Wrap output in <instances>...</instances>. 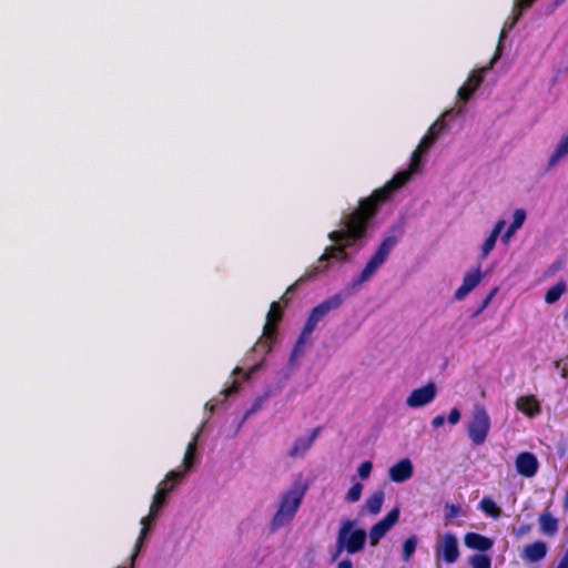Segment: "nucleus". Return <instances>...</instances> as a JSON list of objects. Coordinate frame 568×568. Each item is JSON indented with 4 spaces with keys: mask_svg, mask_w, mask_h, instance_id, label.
Listing matches in <instances>:
<instances>
[{
    "mask_svg": "<svg viewBox=\"0 0 568 568\" xmlns=\"http://www.w3.org/2000/svg\"><path fill=\"white\" fill-rule=\"evenodd\" d=\"M383 203L379 197H375L374 193L361 200L357 210L342 221L343 227L328 234V239L335 245L326 247L318 258V265L310 267L295 283L287 287L285 294L294 293L303 283L327 271L329 260L348 261L346 248L365 236L369 221L376 215L378 206Z\"/></svg>",
    "mask_w": 568,
    "mask_h": 568,
    "instance_id": "obj_1",
    "label": "nucleus"
},
{
    "mask_svg": "<svg viewBox=\"0 0 568 568\" xmlns=\"http://www.w3.org/2000/svg\"><path fill=\"white\" fill-rule=\"evenodd\" d=\"M454 110L446 111L440 119L433 123L427 134L420 140L416 150L413 152L408 169L398 172L383 187L375 190L373 192L375 197H379L382 202L388 201L395 191L403 187L410 180L412 175L419 171L423 154L430 149L440 132L444 131L446 126L444 119L454 114Z\"/></svg>",
    "mask_w": 568,
    "mask_h": 568,
    "instance_id": "obj_2",
    "label": "nucleus"
},
{
    "mask_svg": "<svg viewBox=\"0 0 568 568\" xmlns=\"http://www.w3.org/2000/svg\"><path fill=\"white\" fill-rule=\"evenodd\" d=\"M307 487L301 481H295L280 498L278 507L271 520L273 531L288 525L295 517L303 503Z\"/></svg>",
    "mask_w": 568,
    "mask_h": 568,
    "instance_id": "obj_3",
    "label": "nucleus"
},
{
    "mask_svg": "<svg viewBox=\"0 0 568 568\" xmlns=\"http://www.w3.org/2000/svg\"><path fill=\"white\" fill-rule=\"evenodd\" d=\"M354 526V520L347 519L342 523L336 538L335 551L332 555L333 560H336L344 550L348 554H356L363 550L367 534L361 528L353 530Z\"/></svg>",
    "mask_w": 568,
    "mask_h": 568,
    "instance_id": "obj_4",
    "label": "nucleus"
},
{
    "mask_svg": "<svg viewBox=\"0 0 568 568\" xmlns=\"http://www.w3.org/2000/svg\"><path fill=\"white\" fill-rule=\"evenodd\" d=\"M343 304V296L341 294H334L328 298L324 300L317 306H315L301 332V335L296 342V345L293 351V355L296 354L298 348L305 343L306 338L313 333L316 328V325L320 321H322L331 311L337 310Z\"/></svg>",
    "mask_w": 568,
    "mask_h": 568,
    "instance_id": "obj_5",
    "label": "nucleus"
},
{
    "mask_svg": "<svg viewBox=\"0 0 568 568\" xmlns=\"http://www.w3.org/2000/svg\"><path fill=\"white\" fill-rule=\"evenodd\" d=\"M343 304V296L341 294H334L328 298L324 300L317 306H315L301 332V335L296 342V345L293 351V355L296 354L298 348L305 343L306 338L313 333L316 328V325L320 321H322L331 311L337 310Z\"/></svg>",
    "mask_w": 568,
    "mask_h": 568,
    "instance_id": "obj_6",
    "label": "nucleus"
},
{
    "mask_svg": "<svg viewBox=\"0 0 568 568\" xmlns=\"http://www.w3.org/2000/svg\"><path fill=\"white\" fill-rule=\"evenodd\" d=\"M281 320L282 307L278 302H273L266 316V323L263 327V336L254 346L255 352L268 354L272 351L273 343L276 341L277 336V324Z\"/></svg>",
    "mask_w": 568,
    "mask_h": 568,
    "instance_id": "obj_7",
    "label": "nucleus"
},
{
    "mask_svg": "<svg viewBox=\"0 0 568 568\" xmlns=\"http://www.w3.org/2000/svg\"><path fill=\"white\" fill-rule=\"evenodd\" d=\"M490 429V418L486 408L481 405L475 407L467 427V435L474 445L480 446L486 442Z\"/></svg>",
    "mask_w": 568,
    "mask_h": 568,
    "instance_id": "obj_8",
    "label": "nucleus"
},
{
    "mask_svg": "<svg viewBox=\"0 0 568 568\" xmlns=\"http://www.w3.org/2000/svg\"><path fill=\"white\" fill-rule=\"evenodd\" d=\"M435 556L437 560H443L446 564H454L458 560V540L453 532H446L439 538L435 548Z\"/></svg>",
    "mask_w": 568,
    "mask_h": 568,
    "instance_id": "obj_9",
    "label": "nucleus"
},
{
    "mask_svg": "<svg viewBox=\"0 0 568 568\" xmlns=\"http://www.w3.org/2000/svg\"><path fill=\"white\" fill-rule=\"evenodd\" d=\"M500 57V52H499V49L496 51L494 58L491 59L490 63L488 67L486 68H483L480 69L479 71H476L474 73L470 74V77L468 78L467 82L465 84H463L459 89H458V98L460 101H463L464 103L468 102V100L473 97V94L475 93V91L480 87V84L483 83L484 81V75L483 73L490 69L494 63L499 59Z\"/></svg>",
    "mask_w": 568,
    "mask_h": 568,
    "instance_id": "obj_10",
    "label": "nucleus"
},
{
    "mask_svg": "<svg viewBox=\"0 0 568 568\" xmlns=\"http://www.w3.org/2000/svg\"><path fill=\"white\" fill-rule=\"evenodd\" d=\"M399 508H393L383 519L373 525L369 529V542L376 546L381 539L390 530V528L398 521Z\"/></svg>",
    "mask_w": 568,
    "mask_h": 568,
    "instance_id": "obj_11",
    "label": "nucleus"
},
{
    "mask_svg": "<svg viewBox=\"0 0 568 568\" xmlns=\"http://www.w3.org/2000/svg\"><path fill=\"white\" fill-rule=\"evenodd\" d=\"M435 396L436 386L433 383H428L423 387L413 389L406 399V404L412 408L422 407L433 402Z\"/></svg>",
    "mask_w": 568,
    "mask_h": 568,
    "instance_id": "obj_12",
    "label": "nucleus"
},
{
    "mask_svg": "<svg viewBox=\"0 0 568 568\" xmlns=\"http://www.w3.org/2000/svg\"><path fill=\"white\" fill-rule=\"evenodd\" d=\"M515 467L519 475L526 478H531L537 474L539 463L532 453L521 452L515 459Z\"/></svg>",
    "mask_w": 568,
    "mask_h": 568,
    "instance_id": "obj_13",
    "label": "nucleus"
},
{
    "mask_svg": "<svg viewBox=\"0 0 568 568\" xmlns=\"http://www.w3.org/2000/svg\"><path fill=\"white\" fill-rule=\"evenodd\" d=\"M548 548L545 541L536 540L526 545L520 554V557L528 562H538L547 555Z\"/></svg>",
    "mask_w": 568,
    "mask_h": 568,
    "instance_id": "obj_14",
    "label": "nucleus"
},
{
    "mask_svg": "<svg viewBox=\"0 0 568 568\" xmlns=\"http://www.w3.org/2000/svg\"><path fill=\"white\" fill-rule=\"evenodd\" d=\"M414 473V467L409 458H404L393 465L388 470L389 478L395 483L408 480Z\"/></svg>",
    "mask_w": 568,
    "mask_h": 568,
    "instance_id": "obj_15",
    "label": "nucleus"
},
{
    "mask_svg": "<svg viewBox=\"0 0 568 568\" xmlns=\"http://www.w3.org/2000/svg\"><path fill=\"white\" fill-rule=\"evenodd\" d=\"M481 278L483 275L479 267L466 274L463 278L462 285L456 290L454 297L458 301L463 300L480 283Z\"/></svg>",
    "mask_w": 568,
    "mask_h": 568,
    "instance_id": "obj_16",
    "label": "nucleus"
},
{
    "mask_svg": "<svg viewBox=\"0 0 568 568\" xmlns=\"http://www.w3.org/2000/svg\"><path fill=\"white\" fill-rule=\"evenodd\" d=\"M516 407L529 418H534L541 413L540 403L534 395L519 397L516 402Z\"/></svg>",
    "mask_w": 568,
    "mask_h": 568,
    "instance_id": "obj_17",
    "label": "nucleus"
},
{
    "mask_svg": "<svg viewBox=\"0 0 568 568\" xmlns=\"http://www.w3.org/2000/svg\"><path fill=\"white\" fill-rule=\"evenodd\" d=\"M464 542L466 547L479 551H487L494 545V541L490 538L478 532H467L464 537Z\"/></svg>",
    "mask_w": 568,
    "mask_h": 568,
    "instance_id": "obj_18",
    "label": "nucleus"
},
{
    "mask_svg": "<svg viewBox=\"0 0 568 568\" xmlns=\"http://www.w3.org/2000/svg\"><path fill=\"white\" fill-rule=\"evenodd\" d=\"M538 523H539L540 531L545 536L552 537L558 532V529H559L558 519L556 517H554L552 514L548 509H545L539 515Z\"/></svg>",
    "mask_w": 568,
    "mask_h": 568,
    "instance_id": "obj_19",
    "label": "nucleus"
},
{
    "mask_svg": "<svg viewBox=\"0 0 568 568\" xmlns=\"http://www.w3.org/2000/svg\"><path fill=\"white\" fill-rule=\"evenodd\" d=\"M505 225H506V222L504 220H499L495 224L489 236L485 240V242L481 245V253H480L481 260H485L488 256V254L493 251V248L495 247L496 241H497L498 236L500 235Z\"/></svg>",
    "mask_w": 568,
    "mask_h": 568,
    "instance_id": "obj_20",
    "label": "nucleus"
},
{
    "mask_svg": "<svg viewBox=\"0 0 568 568\" xmlns=\"http://www.w3.org/2000/svg\"><path fill=\"white\" fill-rule=\"evenodd\" d=\"M397 243V239L393 235L387 236L383 240L377 251L373 254V258L377 261L381 265L387 260L390 251Z\"/></svg>",
    "mask_w": 568,
    "mask_h": 568,
    "instance_id": "obj_21",
    "label": "nucleus"
},
{
    "mask_svg": "<svg viewBox=\"0 0 568 568\" xmlns=\"http://www.w3.org/2000/svg\"><path fill=\"white\" fill-rule=\"evenodd\" d=\"M397 243V239L393 235L387 236L383 240L377 251L373 254V258L377 261L381 265L387 260L390 251Z\"/></svg>",
    "mask_w": 568,
    "mask_h": 568,
    "instance_id": "obj_22",
    "label": "nucleus"
},
{
    "mask_svg": "<svg viewBox=\"0 0 568 568\" xmlns=\"http://www.w3.org/2000/svg\"><path fill=\"white\" fill-rule=\"evenodd\" d=\"M385 494L382 489L375 490L366 500L364 509L372 515H377L383 506Z\"/></svg>",
    "mask_w": 568,
    "mask_h": 568,
    "instance_id": "obj_23",
    "label": "nucleus"
},
{
    "mask_svg": "<svg viewBox=\"0 0 568 568\" xmlns=\"http://www.w3.org/2000/svg\"><path fill=\"white\" fill-rule=\"evenodd\" d=\"M525 220H526V212H525V210L517 209L514 212L511 224L508 226V229L506 230V232L501 236L503 242L506 243L515 234V232L523 226Z\"/></svg>",
    "mask_w": 568,
    "mask_h": 568,
    "instance_id": "obj_24",
    "label": "nucleus"
},
{
    "mask_svg": "<svg viewBox=\"0 0 568 568\" xmlns=\"http://www.w3.org/2000/svg\"><path fill=\"white\" fill-rule=\"evenodd\" d=\"M184 477V471L181 470H172L170 471L165 480L161 483L156 491H163L164 497H166L175 487V484L179 483Z\"/></svg>",
    "mask_w": 568,
    "mask_h": 568,
    "instance_id": "obj_25",
    "label": "nucleus"
},
{
    "mask_svg": "<svg viewBox=\"0 0 568 568\" xmlns=\"http://www.w3.org/2000/svg\"><path fill=\"white\" fill-rule=\"evenodd\" d=\"M566 283L565 281L560 280L555 285L549 287L545 294V302L547 304H554L556 303L561 295L566 292Z\"/></svg>",
    "mask_w": 568,
    "mask_h": 568,
    "instance_id": "obj_26",
    "label": "nucleus"
},
{
    "mask_svg": "<svg viewBox=\"0 0 568 568\" xmlns=\"http://www.w3.org/2000/svg\"><path fill=\"white\" fill-rule=\"evenodd\" d=\"M197 437H199V433L194 436L193 440L190 442L186 447L184 458H183L184 474L187 470H190L194 464V456H195L196 447H197Z\"/></svg>",
    "mask_w": 568,
    "mask_h": 568,
    "instance_id": "obj_27",
    "label": "nucleus"
},
{
    "mask_svg": "<svg viewBox=\"0 0 568 568\" xmlns=\"http://www.w3.org/2000/svg\"><path fill=\"white\" fill-rule=\"evenodd\" d=\"M479 508L491 518H498L501 515L500 508L490 497H484L479 503Z\"/></svg>",
    "mask_w": 568,
    "mask_h": 568,
    "instance_id": "obj_28",
    "label": "nucleus"
},
{
    "mask_svg": "<svg viewBox=\"0 0 568 568\" xmlns=\"http://www.w3.org/2000/svg\"><path fill=\"white\" fill-rule=\"evenodd\" d=\"M418 538L415 535L407 537L403 544V560L410 561L417 547Z\"/></svg>",
    "mask_w": 568,
    "mask_h": 568,
    "instance_id": "obj_29",
    "label": "nucleus"
},
{
    "mask_svg": "<svg viewBox=\"0 0 568 568\" xmlns=\"http://www.w3.org/2000/svg\"><path fill=\"white\" fill-rule=\"evenodd\" d=\"M310 442L306 438H297L288 452L290 457L303 456L310 449Z\"/></svg>",
    "mask_w": 568,
    "mask_h": 568,
    "instance_id": "obj_30",
    "label": "nucleus"
},
{
    "mask_svg": "<svg viewBox=\"0 0 568 568\" xmlns=\"http://www.w3.org/2000/svg\"><path fill=\"white\" fill-rule=\"evenodd\" d=\"M379 266H381V264L377 261H375L373 257H371L368 260V262L366 263L365 267L363 268V271L361 272L357 282L358 283L366 282L376 272V270Z\"/></svg>",
    "mask_w": 568,
    "mask_h": 568,
    "instance_id": "obj_31",
    "label": "nucleus"
},
{
    "mask_svg": "<svg viewBox=\"0 0 568 568\" xmlns=\"http://www.w3.org/2000/svg\"><path fill=\"white\" fill-rule=\"evenodd\" d=\"M166 497L163 491H156L153 496L152 504L150 506L151 517H156L160 510L165 505Z\"/></svg>",
    "mask_w": 568,
    "mask_h": 568,
    "instance_id": "obj_32",
    "label": "nucleus"
},
{
    "mask_svg": "<svg viewBox=\"0 0 568 568\" xmlns=\"http://www.w3.org/2000/svg\"><path fill=\"white\" fill-rule=\"evenodd\" d=\"M521 16H523V13L520 11L514 10L513 17L505 23V27L501 30L500 38H499V44H498L497 49L498 48L500 49V42L503 41V39L506 38L507 31L511 30L517 24V22L521 18Z\"/></svg>",
    "mask_w": 568,
    "mask_h": 568,
    "instance_id": "obj_33",
    "label": "nucleus"
},
{
    "mask_svg": "<svg viewBox=\"0 0 568 568\" xmlns=\"http://www.w3.org/2000/svg\"><path fill=\"white\" fill-rule=\"evenodd\" d=\"M470 565L473 568H490L491 559L487 555L476 554L471 557Z\"/></svg>",
    "mask_w": 568,
    "mask_h": 568,
    "instance_id": "obj_34",
    "label": "nucleus"
},
{
    "mask_svg": "<svg viewBox=\"0 0 568 568\" xmlns=\"http://www.w3.org/2000/svg\"><path fill=\"white\" fill-rule=\"evenodd\" d=\"M363 486L361 483H355L347 491L346 494V501L348 503H356L359 500L362 495Z\"/></svg>",
    "mask_w": 568,
    "mask_h": 568,
    "instance_id": "obj_35",
    "label": "nucleus"
},
{
    "mask_svg": "<svg viewBox=\"0 0 568 568\" xmlns=\"http://www.w3.org/2000/svg\"><path fill=\"white\" fill-rule=\"evenodd\" d=\"M497 292H498V287L497 286L493 287L490 290L488 295L483 300V302H481L480 306L478 307V310L475 312L474 316L479 315L481 312H484V310H486L488 307V305L490 304L491 300L497 294Z\"/></svg>",
    "mask_w": 568,
    "mask_h": 568,
    "instance_id": "obj_36",
    "label": "nucleus"
},
{
    "mask_svg": "<svg viewBox=\"0 0 568 568\" xmlns=\"http://www.w3.org/2000/svg\"><path fill=\"white\" fill-rule=\"evenodd\" d=\"M497 292H498V287L497 286L493 287L490 290L488 295L483 300V302H481L480 306L478 307V310L475 312L474 316L479 315L481 312H484V310H486L488 307V305L490 304L491 300L497 294Z\"/></svg>",
    "mask_w": 568,
    "mask_h": 568,
    "instance_id": "obj_37",
    "label": "nucleus"
},
{
    "mask_svg": "<svg viewBox=\"0 0 568 568\" xmlns=\"http://www.w3.org/2000/svg\"><path fill=\"white\" fill-rule=\"evenodd\" d=\"M373 469V464L368 460L362 463L357 469V474L362 479H366L369 477Z\"/></svg>",
    "mask_w": 568,
    "mask_h": 568,
    "instance_id": "obj_38",
    "label": "nucleus"
},
{
    "mask_svg": "<svg viewBox=\"0 0 568 568\" xmlns=\"http://www.w3.org/2000/svg\"><path fill=\"white\" fill-rule=\"evenodd\" d=\"M537 0H515L514 10H518L521 13L532 7Z\"/></svg>",
    "mask_w": 568,
    "mask_h": 568,
    "instance_id": "obj_39",
    "label": "nucleus"
},
{
    "mask_svg": "<svg viewBox=\"0 0 568 568\" xmlns=\"http://www.w3.org/2000/svg\"><path fill=\"white\" fill-rule=\"evenodd\" d=\"M555 366H556V368H560V376L562 378L568 377V356L566 357L565 361H557L555 363Z\"/></svg>",
    "mask_w": 568,
    "mask_h": 568,
    "instance_id": "obj_40",
    "label": "nucleus"
},
{
    "mask_svg": "<svg viewBox=\"0 0 568 568\" xmlns=\"http://www.w3.org/2000/svg\"><path fill=\"white\" fill-rule=\"evenodd\" d=\"M460 419V412L458 408L454 407L450 409L449 414H448V417H447V420L449 424L452 425H455L459 422Z\"/></svg>",
    "mask_w": 568,
    "mask_h": 568,
    "instance_id": "obj_41",
    "label": "nucleus"
},
{
    "mask_svg": "<svg viewBox=\"0 0 568 568\" xmlns=\"http://www.w3.org/2000/svg\"><path fill=\"white\" fill-rule=\"evenodd\" d=\"M239 390V384L236 382H233V384L229 387H226L223 390V400H225L229 396L235 394Z\"/></svg>",
    "mask_w": 568,
    "mask_h": 568,
    "instance_id": "obj_42",
    "label": "nucleus"
},
{
    "mask_svg": "<svg viewBox=\"0 0 568 568\" xmlns=\"http://www.w3.org/2000/svg\"><path fill=\"white\" fill-rule=\"evenodd\" d=\"M530 530H531V526L529 524H523L516 530V535L524 536V535H527L528 532H530Z\"/></svg>",
    "mask_w": 568,
    "mask_h": 568,
    "instance_id": "obj_43",
    "label": "nucleus"
},
{
    "mask_svg": "<svg viewBox=\"0 0 568 568\" xmlns=\"http://www.w3.org/2000/svg\"><path fill=\"white\" fill-rule=\"evenodd\" d=\"M445 423V417L443 415L435 416L432 420V425L434 428H439Z\"/></svg>",
    "mask_w": 568,
    "mask_h": 568,
    "instance_id": "obj_44",
    "label": "nucleus"
},
{
    "mask_svg": "<svg viewBox=\"0 0 568 568\" xmlns=\"http://www.w3.org/2000/svg\"><path fill=\"white\" fill-rule=\"evenodd\" d=\"M156 517H151V511L149 510V515L141 519V525L144 527L146 524L148 528H151L152 521L155 520Z\"/></svg>",
    "mask_w": 568,
    "mask_h": 568,
    "instance_id": "obj_45",
    "label": "nucleus"
},
{
    "mask_svg": "<svg viewBox=\"0 0 568 568\" xmlns=\"http://www.w3.org/2000/svg\"><path fill=\"white\" fill-rule=\"evenodd\" d=\"M556 568H568V550L561 557V559Z\"/></svg>",
    "mask_w": 568,
    "mask_h": 568,
    "instance_id": "obj_46",
    "label": "nucleus"
},
{
    "mask_svg": "<svg viewBox=\"0 0 568 568\" xmlns=\"http://www.w3.org/2000/svg\"><path fill=\"white\" fill-rule=\"evenodd\" d=\"M320 432H321V428L316 427L315 429H313L310 438L306 439V442H310V447L313 445V443L316 439V437L318 436Z\"/></svg>",
    "mask_w": 568,
    "mask_h": 568,
    "instance_id": "obj_47",
    "label": "nucleus"
},
{
    "mask_svg": "<svg viewBox=\"0 0 568 568\" xmlns=\"http://www.w3.org/2000/svg\"><path fill=\"white\" fill-rule=\"evenodd\" d=\"M352 567H353V565L349 559H343L342 561L338 562L336 568H352Z\"/></svg>",
    "mask_w": 568,
    "mask_h": 568,
    "instance_id": "obj_48",
    "label": "nucleus"
},
{
    "mask_svg": "<svg viewBox=\"0 0 568 568\" xmlns=\"http://www.w3.org/2000/svg\"><path fill=\"white\" fill-rule=\"evenodd\" d=\"M562 267V263L560 261H556L552 265H551V270L552 271H556V270H559Z\"/></svg>",
    "mask_w": 568,
    "mask_h": 568,
    "instance_id": "obj_49",
    "label": "nucleus"
},
{
    "mask_svg": "<svg viewBox=\"0 0 568 568\" xmlns=\"http://www.w3.org/2000/svg\"><path fill=\"white\" fill-rule=\"evenodd\" d=\"M564 320L568 322V307L564 312Z\"/></svg>",
    "mask_w": 568,
    "mask_h": 568,
    "instance_id": "obj_50",
    "label": "nucleus"
},
{
    "mask_svg": "<svg viewBox=\"0 0 568 568\" xmlns=\"http://www.w3.org/2000/svg\"><path fill=\"white\" fill-rule=\"evenodd\" d=\"M565 0H555V6H560Z\"/></svg>",
    "mask_w": 568,
    "mask_h": 568,
    "instance_id": "obj_51",
    "label": "nucleus"
},
{
    "mask_svg": "<svg viewBox=\"0 0 568 568\" xmlns=\"http://www.w3.org/2000/svg\"><path fill=\"white\" fill-rule=\"evenodd\" d=\"M258 406H260V404L255 405V406L251 409V412H250V413H252V412L256 410V409L258 408Z\"/></svg>",
    "mask_w": 568,
    "mask_h": 568,
    "instance_id": "obj_52",
    "label": "nucleus"
},
{
    "mask_svg": "<svg viewBox=\"0 0 568 568\" xmlns=\"http://www.w3.org/2000/svg\"><path fill=\"white\" fill-rule=\"evenodd\" d=\"M566 508L568 510V494H567V497H566Z\"/></svg>",
    "mask_w": 568,
    "mask_h": 568,
    "instance_id": "obj_53",
    "label": "nucleus"
}]
</instances>
